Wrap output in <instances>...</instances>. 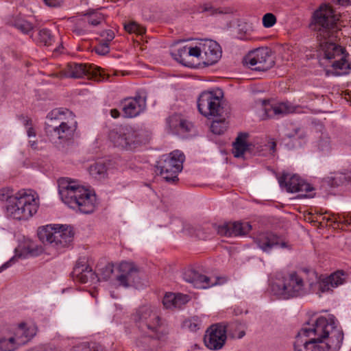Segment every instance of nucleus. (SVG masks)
<instances>
[{
	"mask_svg": "<svg viewBox=\"0 0 351 351\" xmlns=\"http://www.w3.org/2000/svg\"><path fill=\"white\" fill-rule=\"evenodd\" d=\"M44 248L38 243H20L15 248V255L0 266V273L15 264L19 258L25 259L41 254Z\"/></svg>",
	"mask_w": 351,
	"mask_h": 351,
	"instance_id": "16",
	"label": "nucleus"
},
{
	"mask_svg": "<svg viewBox=\"0 0 351 351\" xmlns=\"http://www.w3.org/2000/svg\"><path fill=\"white\" fill-rule=\"evenodd\" d=\"M84 21L90 25L97 26L104 21V16L99 12H92L85 14Z\"/></svg>",
	"mask_w": 351,
	"mask_h": 351,
	"instance_id": "37",
	"label": "nucleus"
},
{
	"mask_svg": "<svg viewBox=\"0 0 351 351\" xmlns=\"http://www.w3.org/2000/svg\"><path fill=\"white\" fill-rule=\"evenodd\" d=\"M190 296L186 294H182L180 293H176V301L174 303L175 308H180L186 304L190 300Z\"/></svg>",
	"mask_w": 351,
	"mask_h": 351,
	"instance_id": "48",
	"label": "nucleus"
},
{
	"mask_svg": "<svg viewBox=\"0 0 351 351\" xmlns=\"http://www.w3.org/2000/svg\"><path fill=\"white\" fill-rule=\"evenodd\" d=\"M336 4L347 6L351 4V0H332Z\"/></svg>",
	"mask_w": 351,
	"mask_h": 351,
	"instance_id": "54",
	"label": "nucleus"
},
{
	"mask_svg": "<svg viewBox=\"0 0 351 351\" xmlns=\"http://www.w3.org/2000/svg\"><path fill=\"white\" fill-rule=\"evenodd\" d=\"M38 40L45 46H50L54 41V37L49 29L43 28L38 33Z\"/></svg>",
	"mask_w": 351,
	"mask_h": 351,
	"instance_id": "36",
	"label": "nucleus"
},
{
	"mask_svg": "<svg viewBox=\"0 0 351 351\" xmlns=\"http://www.w3.org/2000/svg\"><path fill=\"white\" fill-rule=\"evenodd\" d=\"M230 330H233L232 332V335L233 337L241 339L245 335V326L241 323H232L230 325Z\"/></svg>",
	"mask_w": 351,
	"mask_h": 351,
	"instance_id": "44",
	"label": "nucleus"
},
{
	"mask_svg": "<svg viewBox=\"0 0 351 351\" xmlns=\"http://www.w3.org/2000/svg\"><path fill=\"white\" fill-rule=\"evenodd\" d=\"M57 224H47L38 227L37 236L40 241H56Z\"/></svg>",
	"mask_w": 351,
	"mask_h": 351,
	"instance_id": "29",
	"label": "nucleus"
},
{
	"mask_svg": "<svg viewBox=\"0 0 351 351\" xmlns=\"http://www.w3.org/2000/svg\"><path fill=\"white\" fill-rule=\"evenodd\" d=\"M222 93L214 91L202 92L197 99L199 112L206 117H218L223 113Z\"/></svg>",
	"mask_w": 351,
	"mask_h": 351,
	"instance_id": "11",
	"label": "nucleus"
},
{
	"mask_svg": "<svg viewBox=\"0 0 351 351\" xmlns=\"http://www.w3.org/2000/svg\"><path fill=\"white\" fill-rule=\"evenodd\" d=\"M346 278L347 274L342 270H337L329 276L322 279L317 277V293L332 291L333 288L343 285Z\"/></svg>",
	"mask_w": 351,
	"mask_h": 351,
	"instance_id": "20",
	"label": "nucleus"
},
{
	"mask_svg": "<svg viewBox=\"0 0 351 351\" xmlns=\"http://www.w3.org/2000/svg\"><path fill=\"white\" fill-rule=\"evenodd\" d=\"M58 191L62 202L69 207L78 209L84 214L92 213L95 210V194L77 181L68 178L59 180Z\"/></svg>",
	"mask_w": 351,
	"mask_h": 351,
	"instance_id": "5",
	"label": "nucleus"
},
{
	"mask_svg": "<svg viewBox=\"0 0 351 351\" xmlns=\"http://www.w3.org/2000/svg\"><path fill=\"white\" fill-rule=\"evenodd\" d=\"M124 29L130 34L143 35L145 33V28L136 22H130L124 25Z\"/></svg>",
	"mask_w": 351,
	"mask_h": 351,
	"instance_id": "40",
	"label": "nucleus"
},
{
	"mask_svg": "<svg viewBox=\"0 0 351 351\" xmlns=\"http://www.w3.org/2000/svg\"><path fill=\"white\" fill-rule=\"evenodd\" d=\"M252 27L247 23H241L239 25L238 36L241 40L250 39L251 32Z\"/></svg>",
	"mask_w": 351,
	"mask_h": 351,
	"instance_id": "43",
	"label": "nucleus"
},
{
	"mask_svg": "<svg viewBox=\"0 0 351 351\" xmlns=\"http://www.w3.org/2000/svg\"><path fill=\"white\" fill-rule=\"evenodd\" d=\"M252 230L249 222L234 221L226 223L218 226L217 233L221 236L237 237L245 236Z\"/></svg>",
	"mask_w": 351,
	"mask_h": 351,
	"instance_id": "21",
	"label": "nucleus"
},
{
	"mask_svg": "<svg viewBox=\"0 0 351 351\" xmlns=\"http://www.w3.org/2000/svg\"><path fill=\"white\" fill-rule=\"evenodd\" d=\"M294 111V107L288 102L266 106L265 108V114L269 118H280Z\"/></svg>",
	"mask_w": 351,
	"mask_h": 351,
	"instance_id": "24",
	"label": "nucleus"
},
{
	"mask_svg": "<svg viewBox=\"0 0 351 351\" xmlns=\"http://www.w3.org/2000/svg\"><path fill=\"white\" fill-rule=\"evenodd\" d=\"M248 134L240 133L235 139L232 144V154L234 157L240 158L243 156L244 153L247 151L249 144L247 142Z\"/></svg>",
	"mask_w": 351,
	"mask_h": 351,
	"instance_id": "28",
	"label": "nucleus"
},
{
	"mask_svg": "<svg viewBox=\"0 0 351 351\" xmlns=\"http://www.w3.org/2000/svg\"><path fill=\"white\" fill-rule=\"evenodd\" d=\"M286 136L288 138L293 139V141H299L298 145H301V140L304 139L306 137V132L300 129L295 128L293 132L287 133Z\"/></svg>",
	"mask_w": 351,
	"mask_h": 351,
	"instance_id": "45",
	"label": "nucleus"
},
{
	"mask_svg": "<svg viewBox=\"0 0 351 351\" xmlns=\"http://www.w3.org/2000/svg\"><path fill=\"white\" fill-rule=\"evenodd\" d=\"M281 188H284L289 193L310 192L313 188L310 184L306 182L297 175L289 176L284 173L278 178Z\"/></svg>",
	"mask_w": 351,
	"mask_h": 351,
	"instance_id": "18",
	"label": "nucleus"
},
{
	"mask_svg": "<svg viewBox=\"0 0 351 351\" xmlns=\"http://www.w3.org/2000/svg\"><path fill=\"white\" fill-rule=\"evenodd\" d=\"M110 142L117 147L132 150L142 143L138 133L128 125H119L111 130L108 134Z\"/></svg>",
	"mask_w": 351,
	"mask_h": 351,
	"instance_id": "10",
	"label": "nucleus"
},
{
	"mask_svg": "<svg viewBox=\"0 0 351 351\" xmlns=\"http://www.w3.org/2000/svg\"><path fill=\"white\" fill-rule=\"evenodd\" d=\"M227 123L224 119L213 121L210 125V130L215 134L220 135L227 129Z\"/></svg>",
	"mask_w": 351,
	"mask_h": 351,
	"instance_id": "42",
	"label": "nucleus"
},
{
	"mask_svg": "<svg viewBox=\"0 0 351 351\" xmlns=\"http://www.w3.org/2000/svg\"><path fill=\"white\" fill-rule=\"evenodd\" d=\"M188 53L189 57H195L202 61V42L195 47L189 46Z\"/></svg>",
	"mask_w": 351,
	"mask_h": 351,
	"instance_id": "47",
	"label": "nucleus"
},
{
	"mask_svg": "<svg viewBox=\"0 0 351 351\" xmlns=\"http://www.w3.org/2000/svg\"><path fill=\"white\" fill-rule=\"evenodd\" d=\"M88 260L86 256L78 258L73 268V276L81 283H87L93 281L97 277L92 268L87 264Z\"/></svg>",
	"mask_w": 351,
	"mask_h": 351,
	"instance_id": "22",
	"label": "nucleus"
},
{
	"mask_svg": "<svg viewBox=\"0 0 351 351\" xmlns=\"http://www.w3.org/2000/svg\"><path fill=\"white\" fill-rule=\"evenodd\" d=\"M258 247L263 252L269 253L274 249L287 247V243H257Z\"/></svg>",
	"mask_w": 351,
	"mask_h": 351,
	"instance_id": "41",
	"label": "nucleus"
},
{
	"mask_svg": "<svg viewBox=\"0 0 351 351\" xmlns=\"http://www.w3.org/2000/svg\"><path fill=\"white\" fill-rule=\"evenodd\" d=\"M244 61L249 68L258 71H266L274 64L271 50L267 47L258 48L250 51Z\"/></svg>",
	"mask_w": 351,
	"mask_h": 351,
	"instance_id": "13",
	"label": "nucleus"
},
{
	"mask_svg": "<svg viewBox=\"0 0 351 351\" xmlns=\"http://www.w3.org/2000/svg\"><path fill=\"white\" fill-rule=\"evenodd\" d=\"M27 135L29 137H31V136H35L36 134H35V132L34 130V129L30 127L27 129Z\"/></svg>",
	"mask_w": 351,
	"mask_h": 351,
	"instance_id": "56",
	"label": "nucleus"
},
{
	"mask_svg": "<svg viewBox=\"0 0 351 351\" xmlns=\"http://www.w3.org/2000/svg\"><path fill=\"white\" fill-rule=\"evenodd\" d=\"M56 241H71L75 235L74 229L71 226L66 224H57Z\"/></svg>",
	"mask_w": 351,
	"mask_h": 351,
	"instance_id": "30",
	"label": "nucleus"
},
{
	"mask_svg": "<svg viewBox=\"0 0 351 351\" xmlns=\"http://www.w3.org/2000/svg\"><path fill=\"white\" fill-rule=\"evenodd\" d=\"M30 122H31V120H30L29 119L26 118V119H25V120H24V124H25V125H29V123H30Z\"/></svg>",
	"mask_w": 351,
	"mask_h": 351,
	"instance_id": "60",
	"label": "nucleus"
},
{
	"mask_svg": "<svg viewBox=\"0 0 351 351\" xmlns=\"http://www.w3.org/2000/svg\"><path fill=\"white\" fill-rule=\"evenodd\" d=\"M350 176L345 173L337 172L328 178V182L332 186H338L350 181Z\"/></svg>",
	"mask_w": 351,
	"mask_h": 351,
	"instance_id": "35",
	"label": "nucleus"
},
{
	"mask_svg": "<svg viewBox=\"0 0 351 351\" xmlns=\"http://www.w3.org/2000/svg\"><path fill=\"white\" fill-rule=\"evenodd\" d=\"M202 326V321L200 317L193 316L184 321L182 327L191 332H195Z\"/></svg>",
	"mask_w": 351,
	"mask_h": 351,
	"instance_id": "34",
	"label": "nucleus"
},
{
	"mask_svg": "<svg viewBox=\"0 0 351 351\" xmlns=\"http://www.w3.org/2000/svg\"><path fill=\"white\" fill-rule=\"evenodd\" d=\"M110 115L113 118H118L120 115V112L117 109H112L110 110Z\"/></svg>",
	"mask_w": 351,
	"mask_h": 351,
	"instance_id": "55",
	"label": "nucleus"
},
{
	"mask_svg": "<svg viewBox=\"0 0 351 351\" xmlns=\"http://www.w3.org/2000/svg\"><path fill=\"white\" fill-rule=\"evenodd\" d=\"M46 5L50 7H56L61 5L62 0H43Z\"/></svg>",
	"mask_w": 351,
	"mask_h": 351,
	"instance_id": "53",
	"label": "nucleus"
},
{
	"mask_svg": "<svg viewBox=\"0 0 351 351\" xmlns=\"http://www.w3.org/2000/svg\"><path fill=\"white\" fill-rule=\"evenodd\" d=\"M202 62L205 65L215 64L221 56L220 45L213 40L202 41Z\"/></svg>",
	"mask_w": 351,
	"mask_h": 351,
	"instance_id": "19",
	"label": "nucleus"
},
{
	"mask_svg": "<svg viewBox=\"0 0 351 351\" xmlns=\"http://www.w3.org/2000/svg\"><path fill=\"white\" fill-rule=\"evenodd\" d=\"M315 29L317 32V38L319 43L318 58L320 64L325 67H331L328 71L335 75L347 74L351 69L347 58L345 49L337 45L339 31L337 21L339 16L334 13L332 8L322 5L313 15Z\"/></svg>",
	"mask_w": 351,
	"mask_h": 351,
	"instance_id": "1",
	"label": "nucleus"
},
{
	"mask_svg": "<svg viewBox=\"0 0 351 351\" xmlns=\"http://www.w3.org/2000/svg\"><path fill=\"white\" fill-rule=\"evenodd\" d=\"M333 217H334V219H331V218H327V221H332V222H333L335 224L338 223L339 222H338V219H337V217H335L334 216H333Z\"/></svg>",
	"mask_w": 351,
	"mask_h": 351,
	"instance_id": "59",
	"label": "nucleus"
},
{
	"mask_svg": "<svg viewBox=\"0 0 351 351\" xmlns=\"http://www.w3.org/2000/svg\"><path fill=\"white\" fill-rule=\"evenodd\" d=\"M276 23V17L272 13H267L263 17V25L266 28L273 27Z\"/></svg>",
	"mask_w": 351,
	"mask_h": 351,
	"instance_id": "49",
	"label": "nucleus"
},
{
	"mask_svg": "<svg viewBox=\"0 0 351 351\" xmlns=\"http://www.w3.org/2000/svg\"><path fill=\"white\" fill-rule=\"evenodd\" d=\"M189 46L186 45L171 53L173 58L184 66H189Z\"/></svg>",
	"mask_w": 351,
	"mask_h": 351,
	"instance_id": "33",
	"label": "nucleus"
},
{
	"mask_svg": "<svg viewBox=\"0 0 351 351\" xmlns=\"http://www.w3.org/2000/svg\"><path fill=\"white\" fill-rule=\"evenodd\" d=\"M199 12H207L209 15L217 16L224 14H230L231 10L226 8H216L213 6L210 3H204L199 8Z\"/></svg>",
	"mask_w": 351,
	"mask_h": 351,
	"instance_id": "32",
	"label": "nucleus"
},
{
	"mask_svg": "<svg viewBox=\"0 0 351 351\" xmlns=\"http://www.w3.org/2000/svg\"><path fill=\"white\" fill-rule=\"evenodd\" d=\"M344 334L333 315L319 317L312 327H303L295 337L294 351H339Z\"/></svg>",
	"mask_w": 351,
	"mask_h": 351,
	"instance_id": "2",
	"label": "nucleus"
},
{
	"mask_svg": "<svg viewBox=\"0 0 351 351\" xmlns=\"http://www.w3.org/2000/svg\"><path fill=\"white\" fill-rule=\"evenodd\" d=\"M30 143V145H31V147L34 149H36V142L35 141H29Z\"/></svg>",
	"mask_w": 351,
	"mask_h": 351,
	"instance_id": "61",
	"label": "nucleus"
},
{
	"mask_svg": "<svg viewBox=\"0 0 351 351\" xmlns=\"http://www.w3.org/2000/svg\"><path fill=\"white\" fill-rule=\"evenodd\" d=\"M73 112L67 109L56 108L46 117L45 132L50 141L56 143L71 138L77 128Z\"/></svg>",
	"mask_w": 351,
	"mask_h": 351,
	"instance_id": "6",
	"label": "nucleus"
},
{
	"mask_svg": "<svg viewBox=\"0 0 351 351\" xmlns=\"http://www.w3.org/2000/svg\"><path fill=\"white\" fill-rule=\"evenodd\" d=\"M0 201L5 203L6 213L18 220H26L38 211L39 197L31 189H21L16 193L9 187L0 189Z\"/></svg>",
	"mask_w": 351,
	"mask_h": 351,
	"instance_id": "4",
	"label": "nucleus"
},
{
	"mask_svg": "<svg viewBox=\"0 0 351 351\" xmlns=\"http://www.w3.org/2000/svg\"><path fill=\"white\" fill-rule=\"evenodd\" d=\"M176 293H167L163 298L162 303L166 308H173L174 303L176 301Z\"/></svg>",
	"mask_w": 351,
	"mask_h": 351,
	"instance_id": "46",
	"label": "nucleus"
},
{
	"mask_svg": "<svg viewBox=\"0 0 351 351\" xmlns=\"http://www.w3.org/2000/svg\"><path fill=\"white\" fill-rule=\"evenodd\" d=\"M317 149L323 155L328 154L331 149V144L329 137L323 136L317 142Z\"/></svg>",
	"mask_w": 351,
	"mask_h": 351,
	"instance_id": "39",
	"label": "nucleus"
},
{
	"mask_svg": "<svg viewBox=\"0 0 351 351\" xmlns=\"http://www.w3.org/2000/svg\"><path fill=\"white\" fill-rule=\"evenodd\" d=\"M48 243L51 244V245H58V244H62V243L56 242V243Z\"/></svg>",
	"mask_w": 351,
	"mask_h": 351,
	"instance_id": "62",
	"label": "nucleus"
},
{
	"mask_svg": "<svg viewBox=\"0 0 351 351\" xmlns=\"http://www.w3.org/2000/svg\"><path fill=\"white\" fill-rule=\"evenodd\" d=\"M317 274L309 267H301L276 278L271 291L279 299L289 300L317 293Z\"/></svg>",
	"mask_w": 351,
	"mask_h": 351,
	"instance_id": "3",
	"label": "nucleus"
},
{
	"mask_svg": "<svg viewBox=\"0 0 351 351\" xmlns=\"http://www.w3.org/2000/svg\"><path fill=\"white\" fill-rule=\"evenodd\" d=\"M132 319L142 333H150L156 338H163L168 333L157 308L151 304L139 306Z\"/></svg>",
	"mask_w": 351,
	"mask_h": 351,
	"instance_id": "7",
	"label": "nucleus"
},
{
	"mask_svg": "<svg viewBox=\"0 0 351 351\" xmlns=\"http://www.w3.org/2000/svg\"><path fill=\"white\" fill-rule=\"evenodd\" d=\"M90 175L95 179H101L106 176L107 168L104 162H96L88 169Z\"/></svg>",
	"mask_w": 351,
	"mask_h": 351,
	"instance_id": "31",
	"label": "nucleus"
},
{
	"mask_svg": "<svg viewBox=\"0 0 351 351\" xmlns=\"http://www.w3.org/2000/svg\"><path fill=\"white\" fill-rule=\"evenodd\" d=\"M7 23L25 34H29L34 28L32 23L21 16H12Z\"/></svg>",
	"mask_w": 351,
	"mask_h": 351,
	"instance_id": "27",
	"label": "nucleus"
},
{
	"mask_svg": "<svg viewBox=\"0 0 351 351\" xmlns=\"http://www.w3.org/2000/svg\"><path fill=\"white\" fill-rule=\"evenodd\" d=\"M145 108V99L141 96L128 98L123 103V111L125 117L138 116Z\"/></svg>",
	"mask_w": 351,
	"mask_h": 351,
	"instance_id": "23",
	"label": "nucleus"
},
{
	"mask_svg": "<svg viewBox=\"0 0 351 351\" xmlns=\"http://www.w3.org/2000/svg\"><path fill=\"white\" fill-rule=\"evenodd\" d=\"M74 32H75L77 35H82L84 34L85 31L82 29L75 27L74 29Z\"/></svg>",
	"mask_w": 351,
	"mask_h": 351,
	"instance_id": "57",
	"label": "nucleus"
},
{
	"mask_svg": "<svg viewBox=\"0 0 351 351\" xmlns=\"http://www.w3.org/2000/svg\"><path fill=\"white\" fill-rule=\"evenodd\" d=\"M94 51L99 55H106L110 52L109 44L100 41L99 43L94 47Z\"/></svg>",
	"mask_w": 351,
	"mask_h": 351,
	"instance_id": "50",
	"label": "nucleus"
},
{
	"mask_svg": "<svg viewBox=\"0 0 351 351\" xmlns=\"http://www.w3.org/2000/svg\"><path fill=\"white\" fill-rule=\"evenodd\" d=\"M183 279L191 283L197 289H208L220 285L224 282L223 278L218 277L209 278L202 275L193 269H187L183 272Z\"/></svg>",
	"mask_w": 351,
	"mask_h": 351,
	"instance_id": "17",
	"label": "nucleus"
},
{
	"mask_svg": "<svg viewBox=\"0 0 351 351\" xmlns=\"http://www.w3.org/2000/svg\"><path fill=\"white\" fill-rule=\"evenodd\" d=\"M71 351H103L99 347L93 345V346H90V345L86 343H83L75 347Z\"/></svg>",
	"mask_w": 351,
	"mask_h": 351,
	"instance_id": "51",
	"label": "nucleus"
},
{
	"mask_svg": "<svg viewBox=\"0 0 351 351\" xmlns=\"http://www.w3.org/2000/svg\"><path fill=\"white\" fill-rule=\"evenodd\" d=\"M101 37L102 38L101 42L108 43L110 45V43L114 38V32L111 29H107L102 31L100 34Z\"/></svg>",
	"mask_w": 351,
	"mask_h": 351,
	"instance_id": "52",
	"label": "nucleus"
},
{
	"mask_svg": "<svg viewBox=\"0 0 351 351\" xmlns=\"http://www.w3.org/2000/svg\"><path fill=\"white\" fill-rule=\"evenodd\" d=\"M227 340V327L222 323L211 325L206 331L204 341L211 350H221Z\"/></svg>",
	"mask_w": 351,
	"mask_h": 351,
	"instance_id": "14",
	"label": "nucleus"
},
{
	"mask_svg": "<svg viewBox=\"0 0 351 351\" xmlns=\"http://www.w3.org/2000/svg\"><path fill=\"white\" fill-rule=\"evenodd\" d=\"M343 222L348 224H351V215L344 218Z\"/></svg>",
	"mask_w": 351,
	"mask_h": 351,
	"instance_id": "58",
	"label": "nucleus"
},
{
	"mask_svg": "<svg viewBox=\"0 0 351 351\" xmlns=\"http://www.w3.org/2000/svg\"><path fill=\"white\" fill-rule=\"evenodd\" d=\"M167 122L172 132L185 133L190 132L193 128L191 123L182 119L179 114L169 117Z\"/></svg>",
	"mask_w": 351,
	"mask_h": 351,
	"instance_id": "25",
	"label": "nucleus"
},
{
	"mask_svg": "<svg viewBox=\"0 0 351 351\" xmlns=\"http://www.w3.org/2000/svg\"><path fill=\"white\" fill-rule=\"evenodd\" d=\"M117 274L112 284L114 287L125 288L133 285L138 276V268L132 262L122 261L116 267Z\"/></svg>",
	"mask_w": 351,
	"mask_h": 351,
	"instance_id": "15",
	"label": "nucleus"
},
{
	"mask_svg": "<svg viewBox=\"0 0 351 351\" xmlns=\"http://www.w3.org/2000/svg\"><path fill=\"white\" fill-rule=\"evenodd\" d=\"M184 159L182 152L175 150L161 157L158 162L157 169H160V173L167 182H175L178 180V174L182 170Z\"/></svg>",
	"mask_w": 351,
	"mask_h": 351,
	"instance_id": "9",
	"label": "nucleus"
},
{
	"mask_svg": "<svg viewBox=\"0 0 351 351\" xmlns=\"http://www.w3.org/2000/svg\"><path fill=\"white\" fill-rule=\"evenodd\" d=\"M114 265L112 263H108L104 267H102L98 275L96 274L98 280H108L110 279L114 272Z\"/></svg>",
	"mask_w": 351,
	"mask_h": 351,
	"instance_id": "38",
	"label": "nucleus"
},
{
	"mask_svg": "<svg viewBox=\"0 0 351 351\" xmlns=\"http://www.w3.org/2000/svg\"><path fill=\"white\" fill-rule=\"evenodd\" d=\"M84 75H87L97 82H101L108 79L100 67L88 66L86 64L74 62L68 64L65 69L61 71L59 77L80 78Z\"/></svg>",
	"mask_w": 351,
	"mask_h": 351,
	"instance_id": "12",
	"label": "nucleus"
},
{
	"mask_svg": "<svg viewBox=\"0 0 351 351\" xmlns=\"http://www.w3.org/2000/svg\"><path fill=\"white\" fill-rule=\"evenodd\" d=\"M161 338H156L150 333H142L136 341V346L143 350H153L158 344V341Z\"/></svg>",
	"mask_w": 351,
	"mask_h": 351,
	"instance_id": "26",
	"label": "nucleus"
},
{
	"mask_svg": "<svg viewBox=\"0 0 351 351\" xmlns=\"http://www.w3.org/2000/svg\"><path fill=\"white\" fill-rule=\"evenodd\" d=\"M36 333L34 326L25 323L8 326L0 330V351H15L27 343Z\"/></svg>",
	"mask_w": 351,
	"mask_h": 351,
	"instance_id": "8",
	"label": "nucleus"
}]
</instances>
